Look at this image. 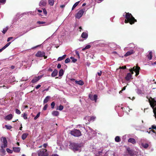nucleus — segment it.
Instances as JSON below:
<instances>
[{
  "label": "nucleus",
  "instance_id": "obj_21",
  "mask_svg": "<svg viewBox=\"0 0 156 156\" xmlns=\"http://www.w3.org/2000/svg\"><path fill=\"white\" fill-rule=\"evenodd\" d=\"M147 57L149 60H151L152 59V52L151 51L149 52V54L147 55Z\"/></svg>",
  "mask_w": 156,
  "mask_h": 156
},
{
  "label": "nucleus",
  "instance_id": "obj_24",
  "mask_svg": "<svg viewBox=\"0 0 156 156\" xmlns=\"http://www.w3.org/2000/svg\"><path fill=\"white\" fill-rule=\"evenodd\" d=\"M66 56V55H63L62 56L59 57L58 58V61H61L65 58Z\"/></svg>",
  "mask_w": 156,
  "mask_h": 156
},
{
  "label": "nucleus",
  "instance_id": "obj_56",
  "mask_svg": "<svg viewBox=\"0 0 156 156\" xmlns=\"http://www.w3.org/2000/svg\"><path fill=\"white\" fill-rule=\"evenodd\" d=\"M65 6V5H62L60 6V7L63 8Z\"/></svg>",
  "mask_w": 156,
  "mask_h": 156
},
{
  "label": "nucleus",
  "instance_id": "obj_32",
  "mask_svg": "<svg viewBox=\"0 0 156 156\" xmlns=\"http://www.w3.org/2000/svg\"><path fill=\"white\" fill-rule=\"evenodd\" d=\"M9 28L8 27H6V28H4L3 30L2 31V32L4 34H5L8 30Z\"/></svg>",
  "mask_w": 156,
  "mask_h": 156
},
{
  "label": "nucleus",
  "instance_id": "obj_43",
  "mask_svg": "<svg viewBox=\"0 0 156 156\" xmlns=\"http://www.w3.org/2000/svg\"><path fill=\"white\" fill-rule=\"evenodd\" d=\"M55 105V103L54 102H52L51 104V106L52 108H53Z\"/></svg>",
  "mask_w": 156,
  "mask_h": 156
},
{
  "label": "nucleus",
  "instance_id": "obj_51",
  "mask_svg": "<svg viewBox=\"0 0 156 156\" xmlns=\"http://www.w3.org/2000/svg\"><path fill=\"white\" fill-rule=\"evenodd\" d=\"M41 87V85L40 84H38L37 85L36 87V89H38L39 88Z\"/></svg>",
  "mask_w": 156,
  "mask_h": 156
},
{
  "label": "nucleus",
  "instance_id": "obj_64",
  "mask_svg": "<svg viewBox=\"0 0 156 156\" xmlns=\"http://www.w3.org/2000/svg\"><path fill=\"white\" fill-rule=\"evenodd\" d=\"M11 68L12 69H13L15 68V67L13 66H11Z\"/></svg>",
  "mask_w": 156,
  "mask_h": 156
},
{
  "label": "nucleus",
  "instance_id": "obj_49",
  "mask_svg": "<svg viewBox=\"0 0 156 156\" xmlns=\"http://www.w3.org/2000/svg\"><path fill=\"white\" fill-rule=\"evenodd\" d=\"M13 37H10L8 38L7 40V41L8 42L11 39H13Z\"/></svg>",
  "mask_w": 156,
  "mask_h": 156
},
{
  "label": "nucleus",
  "instance_id": "obj_52",
  "mask_svg": "<svg viewBox=\"0 0 156 156\" xmlns=\"http://www.w3.org/2000/svg\"><path fill=\"white\" fill-rule=\"evenodd\" d=\"M61 65L60 64H58L57 65V67L58 69H60L61 67Z\"/></svg>",
  "mask_w": 156,
  "mask_h": 156
},
{
  "label": "nucleus",
  "instance_id": "obj_33",
  "mask_svg": "<svg viewBox=\"0 0 156 156\" xmlns=\"http://www.w3.org/2000/svg\"><path fill=\"white\" fill-rule=\"evenodd\" d=\"M96 118V117L95 116H91L90 117V119L89 120V121H94L95 120Z\"/></svg>",
  "mask_w": 156,
  "mask_h": 156
},
{
  "label": "nucleus",
  "instance_id": "obj_23",
  "mask_svg": "<svg viewBox=\"0 0 156 156\" xmlns=\"http://www.w3.org/2000/svg\"><path fill=\"white\" fill-rule=\"evenodd\" d=\"M52 115L54 116H57L59 114V112L56 111H53L52 112Z\"/></svg>",
  "mask_w": 156,
  "mask_h": 156
},
{
  "label": "nucleus",
  "instance_id": "obj_29",
  "mask_svg": "<svg viewBox=\"0 0 156 156\" xmlns=\"http://www.w3.org/2000/svg\"><path fill=\"white\" fill-rule=\"evenodd\" d=\"M141 145L142 146L144 147V148H147L148 146H149V145L148 144H147V143H146V144H141Z\"/></svg>",
  "mask_w": 156,
  "mask_h": 156
},
{
  "label": "nucleus",
  "instance_id": "obj_2",
  "mask_svg": "<svg viewBox=\"0 0 156 156\" xmlns=\"http://www.w3.org/2000/svg\"><path fill=\"white\" fill-rule=\"evenodd\" d=\"M70 133L72 136L76 137H79L81 135V133L79 129H74L70 131Z\"/></svg>",
  "mask_w": 156,
  "mask_h": 156
},
{
  "label": "nucleus",
  "instance_id": "obj_50",
  "mask_svg": "<svg viewBox=\"0 0 156 156\" xmlns=\"http://www.w3.org/2000/svg\"><path fill=\"white\" fill-rule=\"evenodd\" d=\"M119 68L122 69H125L126 68V66H122V67H120Z\"/></svg>",
  "mask_w": 156,
  "mask_h": 156
},
{
  "label": "nucleus",
  "instance_id": "obj_17",
  "mask_svg": "<svg viewBox=\"0 0 156 156\" xmlns=\"http://www.w3.org/2000/svg\"><path fill=\"white\" fill-rule=\"evenodd\" d=\"M13 151L16 153H19L20 150V147H13Z\"/></svg>",
  "mask_w": 156,
  "mask_h": 156
},
{
  "label": "nucleus",
  "instance_id": "obj_44",
  "mask_svg": "<svg viewBox=\"0 0 156 156\" xmlns=\"http://www.w3.org/2000/svg\"><path fill=\"white\" fill-rule=\"evenodd\" d=\"M70 59L69 58H67L65 60V62L66 63H68L70 62Z\"/></svg>",
  "mask_w": 156,
  "mask_h": 156
},
{
  "label": "nucleus",
  "instance_id": "obj_22",
  "mask_svg": "<svg viewBox=\"0 0 156 156\" xmlns=\"http://www.w3.org/2000/svg\"><path fill=\"white\" fill-rule=\"evenodd\" d=\"M28 134L27 133H24L23 134L22 136V139L23 140H25L28 136Z\"/></svg>",
  "mask_w": 156,
  "mask_h": 156
},
{
  "label": "nucleus",
  "instance_id": "obj_59",
  "mask_svg": "<svg viewBox=\"0 0 156 156\" xmlns=\"http://www.w3.org/2000/svg\"><path fill=\"white\" fill-rule=\"evenodd\" d=\"M102 153V150L101 151H98V154H100L101 153Z\"/></svg>",
  "mask_w": 156,
  "mask_h": 156
},
{
  "label": "nucleus",
  "instance_id": "obj_25",
  "mask_svg": "<svg viewBox=\"0 0 156 156\" xmlns=\"http://www.w3.org/2000/svg\"><path fill=\"white\" fill-rule=\"evenodd\" d=\"M50 98V97L49 96H47L44 100V104L47 103L49 101Z\"/></svg>",
  "mask_w": 156,
  "mask_h": 156
},
{
  "label": "nucleus",
  "instance_id": "obj_6",
  "mask_svg": "<svg viewBox=\"0 0 156 156\" xmlns=\"http://www.w3.org/2000/svg\"><path fill=\"white\" fill-rule=\"evenodd\" d=\"M84 11L83 9H81L80 10L77 14L76 15L75 17L76 18L78 19H80L82 17L83 14L84 13Z\"/></svg>",
  "mask_w": 156,
  "mask_h": 156
},
{
  "label": "nucleus",
  "instance_id": "obj_18",
  "mask_svg": "<svg viewBox=\"0 0 156 156\" xmlns=\"http://www.w3.org/2000/svg\"><path fill=\"white\" fill-rule=\"evenodd\" d=\"M58 71L56 69H55L51 74L52 77H54L57 76L58 74Z\"/></svg>",
  "mask_w": 156,
  "mask_h": 156
},
{
  "label": "nucleus",
  "instance_id": "obj_46",
  "mask_svg": "<svg viewBox=\"0 0 156 156\" xmlns=\"http://www.w3.org/2000/svg\"><path fill=\"white\" fill-rule=\"evenodd\" d=\"M6 0H0V3L4 4L6 2Z\"/></svg>",
  "mask_w": 156,
  "mask_h": 156
},
{
  "label": "nucleus",
  "instance_id": "obj_12",
  "mask_svg": "<svg viewBox=\"0 0 156 156\" xmlns=\"http://www.w3.org/2000/svg\"><path fill=\"white\" fill-rule=\"evenodd\" d=\"M132 76V74L130 73H129L127 74L125 79L126 80L129 81L131 79Z\"/></svg>",
  "mask_w": 156,
  "mask_h": 156
},
{
  "label": "nucleus",
  "instance_id": "obj_36",
  "mask_svg": "<svg viewBox=\"0 0 156 156\" xmlns=\"http://www.w3.org/2000/svg\"><path fill=\"white\" fill-rule=\"evenodd\" d=\"M5 126L7 129H10L12 128V127L11 126L5 125Z\"/></svg>",
  "mask_w": 156,
  "mask_h": 156
},
{
  "label": "nucleus",
  "instance_id": "obj_45",
  "mask_svg": "<svg viewBox=\"0 0 156 156\" xmlns=\"http://www.w3.org/2000/svg\"><path fill=\"white\" fill-rule=\"evenodd\" d=\"M47 107H48V105L47 104H46L44 105V108H43V110H46Z\"/></svg>",
  "mask_w": 156,
  "mask_h": 156
},
{
  "label": "nucleus",
  "instance_id": "obj_55",
  "mask_svg": "<svg viewBox=\"0 0 156 156\" xmlns=\"http://www.w3.org/2000/svg\"><path fill=\"white\" fill-rule=\"evenodd\" d=\"M48 145V144H46V143H45V144H44L43 145V147H45V148H46L47 146Z\"/></svg>",
  "mask_w": 156,
  "mask_h": 156
},
{
  "label": "nucleus",
  "instance_id": "obj_11",
  "mask_svg": "<svg viewBox=\"0 0 156 156\" xmlns=\"http://www.w3.org/2000/svg\"><path fill=\"white\" fill-rule=\"evenodd\" d=\"M127 151L128 154L130 155V156H134V153L133 151L130 149L129 148H128L127 149Z\"/></svg>",
  "mask_w": 156,
  "mask_h": 156
},
{
  "label": "nucleus",
  "instance_id": "obj_1",
  "mask_svg": "<svg viewBox=\"0 0 156 156\" xmlns=\"http://www.w3.org/2000/svg\"><path fill=\"white\" fill-rule=\"evenodd\" d=\"M125 18L126 19L124 22L126 23H129L130 24L132 25L137 22L136 20L135 19L131 13L129 12H126Z\"/></svg>",
  "mask_w": 156,
  "mask_h": 156
},
{
  "label": "nucleus",
  "instance_id": "obj_60",
  "mask_svg": "<svg viewBox=\"0 0 156 156\" xmlns=\"http://www.w3.org/2000/svg\"><path fill=\"white\" fill-rule=\"evenodd\" d=\"M129 71L131 72H132L133 71H134L133 70V68H131V69H129Z\"/></svg>",
  "mask_w": 156,
  "mask_h": 156
},
{
  "label": "nucleus",
  "instance_id": "obj_41",
  "mask_svg": "<svg viewBox=\"0 0 156 156\" xmlns=\"http://www.w3.org/2000/svg\"><path fill=\"white\" fill-rule=\"evenodd\" d=\"M63 106L62 105H60L58 107V109L59 110L61 111V110H62L63 109Z\"/></svg>",
  "mask_w": 156,
  "mask_h": 156
},
{
  "label": "nucleus",
  "instance_id": "obj_62",
  "mask_svg": "<svg viewBox=\"0 0 156 156\" xmlns=\"http://www.w3.org/2000/svg\"><path fill=\"white\" fill-rule=\"evenodd\" d=\"M2 87H3V88H5H5H7V89L8 88V87H7V86H4V85L3 86H2Z\"/></svg>",
  "mask_w": 156,
  "mask_h": 156
},
{
  "label": "nucleus",
  "instance_id": "obj_61",
  "mask_svg": "<svg viewBox=\"0 0 156 156\" xmlns=\"http://www.w3.org/2000/svg\"><path fill=\"white\" fill-rule=\"evenodd\" d=\"M51 156H59L56 154H52Z\"/></svg>",
  "mask_w": 156,
  "mask_h": 156
},
{
  "label": "nucleus",
  "instance_id": "obj_48",
  "mask_svg": "<svg viewBox=\"0 0 156 156\" xmlns=\"http://www.w3.org/2000/svg\"><path fill=\"white\" fill-rule=\"evenodd\" d=\"M152 128L153 129H155L156 130V126L154 125H153L151 126Z\"/></svg>",
  "mask_w": 156,
  "mask_h": 156
},
{
  "label": "nucleus",
  "instance_id": "obj_31",
  "mask_svg": "<svg viewBox=\"0 0 156 156\" xmlns=\"http://www.w3.org/2000/svg\"><path fill=\"white\" fill-rule=\"evenodd\" d=\"M91 47V46L89 45H86L84 48L82 49V50L83 51L85 50L86 49H89Z\"/></svg>",
  "mask_w": 156,
  "mask_h": 156
},
{
  "label": "nucleus",
  "instance_id": "obj_10",
  "mask_svg": "<svg viewBox=\"0 0 156 156\" xmlns=\"http://www.w3.org/2000/svg\"><path fill=\"white\" fill-rule=\"evenodd\" d=\"M72 147L74 150L76 151H78L79 147V145L77 144L73 143L72 144Z\"/></svg>",
  "mask_w": 156,
  "mask_h": 156
},
{
  "label": "nucleus",
  "instance_id": "obj_3",
  "mask_svg": "<svg viewBox=\"0 0 156 156\" xmlns=\"http://www.w3.org/2000/svg\"><path fill=\"white\" fill-rule=\"evenodd\" d=\"M45 53L44 51H38L35 54V56L38 57H44V59L47 58V56H45Z\"/></svg>",
  "mask_w": 156,
  "mask_h": 156
},
{
  "label": "nucleus",
  "instance_id": "obj_14",
  "mask_svg": "<svg viewBox=\"0 0 156 156\" xmlns=\"http://www.w3.org/2000/svg\"><path fill=\"white\" fill-rule=\"evenodd\" d=\"M134 51L133 50H132L130 51H127L124 55L125 57H127L129 56L131 54L134 53Z\"/></svg>",
  "mask_w": 156,
  "mask_h": 156
},
{
  "label": "nucleus",
  "instance_id": "obj_27",
  "mask_svg": "<svg viewBox=\"0 0 156 156\" xmlns=\"http://www.w3.org/2000/svg\"><path fill=\"white\" fill-rule=\"evenodd\" d=\"M63 73L64 72L63 69H61L59 72V76H62L63 75Z\"/></svg>",
  "mask_w": 156,
  "mask_h": 156
},
{
  "label": "nucleus",
  "instance_id": "obj_39",
  "mask_svg": "<svg viewBox=\"0 0 156 156\" xmlns=\"http://www.w3.org/2000/svg\"><path fill=\"white\" fill-rule=\"evenodd\" d=\"M16 113L18 114H20L21 113L20 111L16 108Z\"/></svg>",
  "mask_w": 156,
  "mask_h": 156
},
{
  "label": "nucleus",
  "instance_id": "obj_40",
  "mask_svg": "<svg viewBox=\"0 0 156 156\" xmlns=\"http://www.w3.org/2000/svg\"><path fill=\"white\" fill-rule=\"evenodd\" d=\"M6 151L9 153H12L13 152V151L11 150L9 148L6 149Z\"/></svg>",
  "mask_w": 156,
  "mask_h": 156
},
{
  "label": "nucleus",
  "instance_id": "obj_26",
  "mask_svg": "<svg viewBox=\"0 0 156 156\" xmlns=\"http://www.w3.org/2000/svg\"><path fill=\"white\" fill-rule=\"evenodd\" d=\"M80 1H78V2H76V3H75L74 4V5H73L72 8V10H73L77 6V5H78Z\"/></svg>",
  "mask_w": 156,
  "mask_h": 156
},
{
  "label": "nucleus",
  "instance_id": "obj_5",
  "mask_svg": "<svg viewBox=\"0 0 156 156\" xmlns=\"http://www.w3.org/2000/svg\"><path fill=\"white\" fill-rule=\"evenodd\" d=\"M2 142L3 143V145L1 147L2 151L4 152H5V150L3 149V148H5L7 146V141L6 138L5 137H3Z\"/></svg>",
  "mask_w": 156,
  "mask_h": 156
},
{
  "label": "nucleus",
  "instance_id": "obj_54",
  "mask_svg": "<svg viewBox=\"0 0 156 156\" xmlns=\"http://www.w3.org/2000/svg\"><path fill=\"white\" fill-rule=\"evenodd\" d=\"M102 74V72L101 71H100V72L98 73V74L99 76H101Z\"/></svg>",
  "mask_w": 156,
  "mask_h": 156
},
{
  "label": "nucleus",
  "instance_id": "obj_20",
  "mask_svg": "<svg viewBox=\"0 0 156 156\" xmlns=\"http://www.w3.org/2000/svg\"><path fill=\"white\" fill-rule=\"evenodd\" d=\"M75 82L76 83L80 85H83L84 84L83 81L81 80H80L79 81L75 80Z\"/></svg>",
  "mask_w": 156,
  "mask_h": 156
},
{
  "label": "nucleus",
  "instance_id": "obj_37",
  "mask_svg": "<svg viewBox=\"0 0 156 156\" xmlns=\"http://www.w3.org/2000/svg\"><path fill=\"white\" fill-rule=\"evenodd\" d=\"M70 59L72 60V62L74 63L75 62L77 61V60L73 57H71Z\"/></svg>",
  "mask_w": 156,
  "mask_h": 156
},
{
  "label": "nucleus",
  "instance_id": "obj_16",
  "mask_svg": "<svg viewBox=\"0 0 156 156\" xmlns=\"http://www.w3.org/2000/svg\"><path fill=\"white\" fill-rule=\"evenodd\" d=\"M13 117V115L12 114H9L7 115L5 117V119L7 120H10Z\"/></svg>",
  "mask_w": 156,
  "mask_h": 156
},
{
  "label": "nucleus",
  "instance_id": "obj_34",
  "mask_svg": "<svg viewBox=\"0 0 156 156\" xmlns=\"http://www.w3.org/2000/svg\"><path fill=\"white\" fill-rule=\"evenodd\" d=\"M11 42H9L8 43L6 44L2 48L4 50L5 49V48H6L7 47L11 44Z\"/></svg>",
  "mask_w": 156,
  "mask_h": 156
},
{
  "label": "nucleus",
  "instance_id": "obj_7",
  "mask_svg": "<svg viewBox=\"0 0 156 156\" xmlns=\"http://www.w3.org/2000/svg\"><path fill=\"white\" fill-rule=\"evenodd\" d=\"M133 69L134 71L136 73L135 76H137L139 74L140 68L138 66H134L133 67Z\"/></svg>",
  "mask_w": 156,
  "mask_h": 156
},
{
  "label": "nucleus",
  "instance_id": "obj_42",
  "mask_svg": "<svg viewBox=\"0 0 156 156\" xmlns=\"http://www.w3.org/2000/svg\"><path fill=\"white\" fill-rule=\"evenodd\" d=\"M45 23V22H41V21H37V23L38 24H39V25L44 24Z\"/></svg>",
  "mask_w": 156,
  "mask_h": 156
},
{
  "label": "nucleus",
  "instance_id": "obj_35",
  "mask_svg": "<svg viewBox=\"0 0 156 156\" xmlns=\"http://www.w3.org/2000/svg\"><path fill=\"white\" fill-rule=\"evenodd\" d=\"M40 112H39L37 114V115L34 117V119L35 120H36L40 116Z\"/></svg>",
  "mask_w": 156,
  "mask_h": 156
},
{
  "label": "nucleus",
  "instance_id": "obj_53",
  "mask_svg": "<svg viewBox=\"0 0 156 156\" xmlns=\"http://www.w3.org/2000/svg\"><path fill=\"white\" fill-rule=\"evenodd\" d=\"M76 55H77V56L79 58H80V55H79V53L77 51H76Z\"/></svg>",
  "mask_w": 156,
  "mask_h": 156
},
{
  "label": "nucleus",
  "instance_id": "obj_63",
  "mask_svg": "<svg viewBox=\"0 0 156 156\" xmlns=\"http://www.w3.org/2000/svg\"><path fill=\"white\" fill-rule=\"evenodd\" d=\"M70 80L72 82H74V81H75V79H70Z\"/></svg>",
  "mask_w": 156,
  "mask_h": 156
},
{
  "label": "nucleus",
  "instance_id": "obj_9",
  "mask_svg": "<svg viewBox=\"0 0 156 156\" xmlns=\"http://www.w3.org/2000/svg\"><path fill=\"white\" fill-rule=\"evenodd\" d=\"M97 96L96 94H95L94 95H89V97L90 99L92 101H95L96 102V100L97 99Z\"/></svg>",
  "mask_w": 156,
  "mask_h": 156
},
{
  "label": "nucleus",
  "instance_id": "obj_4",
  "mask_svg": "<svg viewBox=\"0 0 156 156\" xmlns=\"http://www.w3.org/2000/svg\"><path fill=\"white\" fill-rule=\"evenodd\" d=\"M38 156H48V154L46 149H42L38 152Z\"/></svg>",
  "mask_w": 156,
  "mask_h": 156
},
{
  "label": "nucleus",
  "instance_id": "obj_38",
  "mask_svg": "<svg viewBox=\"0 0 156 156\" xmlns=\"http://www.w3.org/2000/svg\"><path fill=\"white\" fill-rule=\"evenodd\" d=\"M23 117L25 119H27V115L26 113H24L23 115Z\"/></svg>",
  "mask_w": 156,
  "mask_h": 156
},
{
  "label": "nucleus",
  "instance_id": "obj_57",
  "mask_svg": "<svg viewBox=\"0 0 156 156\" xmlns=\"http://www.w3.org/2000/svg\"><path fill=\"white\" fill-rule=\"evenodd\" d=\"M48 71L52 72L53 71V70L51 68H49L48 69Z\"/></svg>",
  "mask_w": 156,
  "mask_h": 156
},
{
  "label": "nucleus",
  "instance_id": "obj_19",
  "mask_svg": "<svg viewBox=\"0 0 156 156\" xmlns=\"http://www.w3.org/2000/svg\"><path fill=\"white\" fill-rule=\"evenodd\" d=\"M128 141V142H130L133 144H135L136 143V141L135 139L133 138H129Z\"/></svg>",
  "mask_w": 156,
  "mask_h": 156
},
{
  "label": "nucleus",
  "instance_id": "obj_28",
  "mask_svg": "<svg viewBox=\"0 0 156 156\" xmlns=\"http://www.w3.org/2000/svg\"><path fill=\"white\" fill-rule=\"evenodd\" d=\"M54 0H48V3L51 6H53L54 5Z\"/></svg>",
  "mask_w": 156,
  "mask_h": 156
},
{
  "label": "nucleus",
  "instance_id": "obj_58",
  "mask_svg": "<svg viewBox=\"0 0 156 156\" xmlns=\"http://www.w3.org/2000/svg\"><path fill=\"white\" fill-rule=\"evenodd\" d=\"M126 86H124L123 87L122 89V90L123 91L124 90H125L126 89Z\"/></svg>",
  "mask_w": 156,
  "mask_h": 156
},
{
  "label": "nucleus",
  "instance_id": "obj_8",
  "mask_svg": "<svg viewBox=\"0 0 156 156\" xmlns=\"http://www.w3.org/2000/svg\"><path fill=\"white\" fill-rule=\"evenodd\" d=\"M42 77V76H35L33 79L32 80L31 82L33 83H36L40 80L41 78Z\"/></svg>",
  "mask_w": 156,
  "mask_h": 156
},
{
  "label": "nucleus",
  "instance_id": "obj_47",
  "mask_svg": "<svg viewBox=\"0 0 156 156\" xmlns=\"http://www.w3.org/2000/svg\"><path fill=\"white\" fill-rule=\"evenodd\" d=\"M43 13H44L45 14V15H46L47 14V11L45 9H43Z\"/></svg>",
  "mask_w": 156,
  "mask_h": 156
},
{
  "label": "nucleus",
  "instance_id": "obj_15",
  "mask_svg": "<svg viewBox=\"0 0 156 156\" xmlns=\"http://www.w3.org/2000/svg\"><path fill=\"white\" fill-rule=\"evenodd\" d=\"M46 4V2L45 0H41L40 2L39 5L40 6H45Z\"/></svg>",
  "mask_w": 156,
  "mask_h": 156
},
{
  "label": "nucleus",
  "instance_id": "obj_30",
  "mask_svg": "<svg viewBox=\"0 0 156 156\" xmlns=\"http://www.w3.org/2000/svg\"><path fill=\"white\" fill-rule=\"evenodd\" d=\"M115 140L116 142H119L120 141L121 139L119 136H116L115 138Z\"/></svg>",
  "mask_w": 156,
  "mask_h": 156
},
{
  "label": "nucleus",
  "instance_id": "obj_13",
  "mask_svg": "<svg viewBox=\"0 0 156 156\" xmlns=\"http://www.w3.org/2000/svg\"><path fill=\"white\" fill-rule=\"evenodd\" d=\"M81 37L83 38L86 39L88 37V33L87 32H83L81 35Z\"/></svg>",
  "mask_w": 156,
  "mask_h": 156
}]
</instances>
